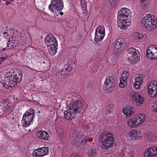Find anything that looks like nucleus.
<instances>
[{
	"label": "nucleus",
	"mask_w": 157,
	"mask_h": 157,
	"mask_svg": "<svg viewBox=\"0 0 157 157\" xmlns=\"http://www.w3.org/2000/svg\"><path fill=\"white\" fill-rule=\"evenodd\" d=\"M68 74L65 68L63 69L59 73V74L60 75L65 76L67 75Z\"/></svg>",
	"instance_id": "33"
},
{
	"label": "nucleus",
	"mask_w": 157,
	"mask_h": 157,
	"mask_svg": "<svg viewBox=\"0 0 157 157\" xmlns=\"http://www.w3.org/2000/svg\"><path fill=\"white\" fill-rule=\"evenodd\" d=\"M127 78L122 76L120 80V82L119 84V86L121 88H123L127 84L126 80Z\"/></svg>",
	"instance_id": "22"
},
{
	"label": "nucleus",
	"mask_w": 157,
	"mask_h": 157,
	"mask_svg": "<svg viewBox=\"0 0 157 157\" xmlns=\"http://www.w3.org/2000/svg\"><path fill=\"white\" fill-rule=\"evenodd\" d=\"M145 115L144 113L140 114L137 116V120H138V123L139 125L142 124L145 120Z\"/></svg>",
	"instance_id": "21"
},
{
	"label": "nucleus",
	"mask_w": 157,
	"mask_h": 157,
	"mask_svg": "<svg viewBox=\"0 0 157 157\" xmlns=\"http://www.w3.org/2000/svg\"><path fill=\"white\" fill-rule=\"evenodd\" d=\"M72 136L73 137V141L74 142L73 144H75V145H78L81 136L75 134L73 136Z\"/></svg>",
	"instance_id": "24"
},
{
	"label": "nucleus",
	"mask_w": 157,
	"mask_h": 157,
	"mask_svg": "<svg viewBox=\"0 0 157 157\" xmlns=\"http://www.w3.org/2000/svg\"><path fill=\"white\" fill-rule=\"evenodd\" d=\"M153 45H150L148 47V49L146 50V56L148 58L150 59H156L154 56V54L152 50V47H153Z\"/></svg>",
	"instance_id": "18"
},
{
	"label": "nucleus",
	"mask_w": 157,
	"mask_h": 157,
	"mask_svg": "<svg viewBox=\"0 0 157 157\" xmlns=\"http://www.w3.org/2000/svg\"><path fill=\"white\" fill-rule=\"evenodd\" d=\"M130 10L127 8H122L119 11L117 15V25L122 30H126L130 25L129 16Z\"/></svg>",
	"instance_id": "2"
},
{
	"label": "nucleus",
	"mask_w": 157,
	"mask_h": 157,
	"mask_svg": "<svg viewBox=\"0 0 157 157\" xmlns=\"http://www.w3.org/2000/svg\"><path fill=\"white\" fill-rule=\"evenodd\" d=\"M63 7V0H51L48 9L52 12H54V10L57 11H61Z\"/></svg>",
	"instance_id": "8"
},
{
	"label": "nucleus",
	"mask_w": 157,
	"mask_h": 157,
	"mask_svg": "<svg viewBox=\"0 0 157 157\" xmlns=\"http://www.w3.org/2000/svg\"><path fill=\"white\" fill-rule=\"evenodd\" d=\"M124 156V153L122 152L117 155L118 157H123Z\"/></svg>",
	"instance_id": "41"
},
{
	"label": "nucleus",
	"mask_w": 157,
	"mask_h": 157,
	"mask_svg": "<svg viewBox=\"0 0 157 157\" xmlns=\"http://www.w3.org/2000/svg\"><path fill=\"white\" fill-rule=\"evenodd\" d=\"M128 72L127 71H125L123 72L122 76L127 78V77L128 76Z\"/></svg>",
	"instance_id": "37"
},
{
	"label": "nucleus",
	"mask_w": 157,
	"mask_h": 157,
	"mask_svg": "<svg viewBox=\"0 0 157 157\" xmlns=\"http://www.w3.org/2000/svg\"><path fill=\"white\" fill-rule=\"evenodd\" d=\"M142 83L141 82H136L135 81L134 82V86L135 88L136 89H138L140 87V85Z\"/></svg>",
	"instance_id": "36"
},
{
	"label": "nucleus",
	"mask_w": 157,
	"mask_h": 157,
	"mask_svg": "<svg viewBox=\"0 0 157 157\" xmlns=\"http://www.w3.org/2000/svg\"><path fill=\"white\" fill-rule=\"evenodd\" d=\"M82 8L86 12V2L84 0H82L80 2Z\"/></svg>",
	"instance_id": "28"
},
{
	"label": "nucleus",
	"mask_w": 157,
	"mask_h": 157,
	"mask_svg": "<svg viewBox=\"0 0 157 157\" xmlns=\"http://www.w3.org/2000/svg\"><path fill=\"white\" fill-rule=\"evenodd\" d=\"M105 36L95 32L94 40L96 42H98L102 40Z\"/></svg>",
	"instance_id": "23"
},
{
	"label": "nucleus",
	"mask_w": 157,
	"mask_h": 157,
	"mask_svg": "<svg viewBox=\"0 0 157 157\" xmlns=\"http://www.w3.org/2000/svg\"><path fill=\"white\" fill-rule=\"evenodd\" d=\"M127 46L126 42L124 39H119L115 45L114 50L117 52L120 49H122Z\"/></svg>",
	"instance_id": "15"
},
{
	"label": "nucleus",
	"mask_w": 157,
	"mask_h": 157,
	"mask_svg": "<svg viewBox=\"0 0 157 157\" xmlns=\"http://www.w3.org/2000/svg\"><path fill=\"white\" fill-rule=\"evenodd\" d=\"M48 48V52L51 55H55L57 52L58 48V43L56 39H55L54 40L51 41L47 45Z\"/></svg>",
	"instance_id": "9"
},
{
	"label": "nucleus",
	"mask_w": 157,
	"mask_h": 157,
	"mask_svg": "<svg viewBox=\"0 0 157 157\" xmlns=\"http://www.w3.org/2000/svg\"><path fill=\"white\" fill-rule=\"evenodd\" d=\"M95 32L105 36V29L104 26H98L96 29Z\"/></svg>",
	"instance_id": "25"
},
{
	"label": "nucleus",
	"mask_w": 157,
	"mask_h": 157,
	"mask_svg": "<svg viewBox=\"0 0 157 157\" xmlns=\"http://www.w3.org/2000/svg\"><path fill=\"white\" fill-rule=\"evenodd\" d=\"M70 157H80L79 155L75 154L72 155Z\"/></svg>",
	"instance_id": "43"
},
{
	"label": "nucleus",
	"mask_w": 157,
	"mask_h": 157,
	"mask_svg": "<svg viewBox=\"0 0 157 157\" xmlns=\"http://www.w3.org/2000/svg\"><path fill=\"white\" fill-rule=\"evenodd\" d=\"M97 155L95 149L91 150L89 152V155L90 157H95Z\"/></svg>",
	"instance_id": "30"
},
{
	"label": "nucleus",
	"mask_w": 157,
	"mask_h": 157,
	"mask_svg": "<svg viewBox=\"0 0 157 157\" xmlns=\"http://www.w3.org/2000/svg\"><path fill=\"white\" fill-rule=\"evenodd\" d=\"M127 52L128 60L130 63L133 64L139 60L140 55L139 51L131 48H128Z\"/></svg>",
	"instance_id": "6"
},
{
	"label": "nucleus",
	"mask_w": 157,
	"mask_h": 157,
	"mask_svg": "<svg viewBox=\"0 0 157 157\" xmlns=\"http://www.w3.org/2000/svg\"><path fill=\"white\" fill-rule=\"evenodd\" d=\"M123 113L127 117H129L135 113L134 109L132 106H127L123 110Z\"/></svg>",
	"instance_id": "16"
},
{
	"label": "nucleus",
	"mask_w": 157,
	"mask_h": 157,
	"mask_svg": "<svg viewBox=\"0 0 157 157\" xmlns=\"http://www.w3.org/2000/svg\"><path fill=\"white\" fill-rule=\"evenodd\" d=\"M5 49H6V48H3L2 49V50H3V51H4Z\"/></svg>",
	"instance_id": "49"
},
{
	"label": "nucleus",
	"mask_w": 157,
	"mask_h": 157,
	"mask_svg": "<svg viewBox=\"0 0 157 157\" xmlns=\"http://www.w3.org/2000/svg\"><path fill=\"white\" fill-rule=\"evenodd\" d=\"M154 111L155 112H157V108H155Z\"/></svg>",
	"instance_id": "47"
},
{
	"label": "nucleus",
	"mask_w": 157,
	"mask_h": 157,
	"mask_svg": "<svg viewBox=\"0 0 157 157\" xmlns=\"http://www.w3.org/2000/svg\"><path fill=\"white\" fill-rule=\"evenodd\" d=\"M98 138L99 141L101 142L102 144V148L108 149L113 147L114 140L112 133L104 132L99 135Z\"/></svg>",
	"instance_id": "3"
},
{
	"label": "nucleus",
	"mask_w": 157,
	"mask_h": 157,
	"mask_svg": "<svg viewBox=\"0 0 157 157\" xmlns=\"http://www.w3.org/2000/svg\"><path fill=\"white\" fill-rule=\"evenodd\" d=\"M147 0H140V3L142 4L143 3L146 2Z\"/></svg>",
	"instance_id": "44"
},
{
	"label": "nucleus",
	"mask_w": 157,
	"mask_h": 157,
	"mask_svg": "<svg viewBox=\"0 0 157 157\" xmlns=\"http://www.w3.org/2000/svg\"><path fill=\"white\" fill-rule=\"evenodd\" d=\"M72 69V67L70 66H68L66 68V69L67 71V72L69 73V72L71 71Z\"/></svg>",
	"instance_id": "38"
},
{
	"label": "nucleus",
	"mask_w": 157,
	"mask_h": 157,
	"mask_svg": "<svg viewBox=\"0 0 157 157\" xmlns=\"http://www.w3.org/2000/svg\"><path fill=\"white\" fill-rule=\"evenodd\" d=\"M131 98L133 101L136 102V104L138 105H140L143 104L144 102L143 97L136 93H133L131 94Z\"/></svg>",
	"instance_id": "14"
},
{
	"label": "nucleus",
	"mask_w": 157,
	"mask_h": 157,
	"mask_svg": "<svg viewBox=\"0 0 157 157\" xmlns=\"http://www.w3.org/2000/svg\"><path fill=\"white\" fill-rule=\"evenodd\" d=\"M85 137V138L86 139H87V138L88 137Z\"/></svg>",
	"instance_id": "54"
},
{
	"label": "nucleus",
	"mask_w": 157,
	"mask_h": 157,
	"mask_svg": "<svg viewBox=\"0 0 157 157\" xmlns=\"http://www.w3.org/2000/svg\"><path fill=\"white\" fill-rule=\"evenodd\" d=\"M14 1V0H11L9 2H6V4L7 5L10 4L11 3V2H12Z\"/></svg>",
	"instance_id": "42"
},
{
	"label": "nucleus",
	"mask_w": 157,
	"mask_h": 157,
	"mask_svg": "<svg viewBox=\"0 0 157 157\" xmlns=\"http://www.w3.org/2000/svg\"><path fill=\"white\" fill-rule=\"evenodd\" d=\"M37 135L41 139L45 140H48L50 139L48 133L45 131H40Z\"/></svg>",
	"instance_id": "19"
},
{
	"label": "nucleus",
	"mask_w": 157,
	"mask_h": 157,
	"mask_svg": "<svg viewBox=\"0 0 157 157\" xmlns=\"http://www.w3.org/2000/svg\"><path fill=\"white\" fill-rule=\"evenodd\" d=\"M130 154L129 155H130V154H131V155H130V157H132L134 156V153H132V152H130Z\"/></svg>",
	"instance_id": "45"
},
{
	"label": "nucleus",
	"mask_w": 157,
	"mask_h": 157,
	"mask_svg": "<svg viewBox=\"0 0 157 157\" xmlns=\"http://www.w3.org/2000/svg\"><path fill=\"white\" fill-rule=\"evenodd\" d=\"M105 87L107 92H109L113 90L114 86L113 79V78L109 76L106 77V79L104 82Z\"/></svg>",
	"instance_id": "12"
},
{
	"label": "nucleus",
	"mask_w": 157,
	"mask_h": 157,
	"mask_svg": "<svg viewBox=\"0 0 157 157\" xmlns=\"http://www.w3.org/2000/svg\"><path fill=\"white\" fill-rule=\"evenodd\" d=\"M35 114V111L32 108L30 109L24 114L21 121L23 127L29 126L33 121Z\"/></svg>",
	"instance_id": "7"
},
{
	"label": "nucleus",
	"mask_w": 157,
	"mask_h": 157,
	"mask_svg": "<svg viewBox=\"0 0 157 157\" xmlns=\"http://www.w3.org/2000/svg\"><path fill=\"white\" fill-rule=\"evenodd\" d=\"M87 141V139L85 138V137L84 139H82V140L81 141V144H84L86 143Z\"/></svg>",
	"instance_id": "39"
},
{
	"label": "nucleus",
	"mask_w": 157,
	"mask_h": 157,
	"mask_svg": "<svg viewBox=\"0 0 157 157\" xmlns=\"http://www.w3.org/2000/svg\"><path fill=\"white\" fill-rule=\"evenodd\" d=\"M11 46L13 48H14V46L13 45H12V46Z\"/></svg>",
	"instance_id": "52"
},
{
	"label": "nucleus",
	"mask_w": 157,
	"mask_h": 157,
	"mask_svg": "<svg viewBox=\"0 0 157 157\" xmlns=\"http://www.w3.org/2000/svg\"><path fill=\"white\" fill-rule=\"evenodd\" d=\"M56 38L53 36L52 34L47 35L45 38L44 44L47 46L49 43L54 40Z\"/></svg>",
	"instance_id": "20"
},
{
	"label": "nucleus",
	"mask_w": 157,
	"mask_h": 157,
	"mask_svg": "<svg viewBox=\"0 0 157 157\" xmlns=\"http://www.w3.org/2000/svg\"><path fill=\"white\" fill-rule=\"evenodd\" d=\"M144 153L145 157H157V147H149L145 151Z\"/></svg>",
	"instance_id": "13"
},
{
	"label": "nucleus",
	"mask_w": 157,
	"mask_h": 157,
	"mask_svg": "<svg viewBox=\"0 0 157 157\" xmlns=\"http://www.w3.org/2000/svg\"><path fill=\"white\" fill-rule=\"evenodd\" d=\"M87 106V103H83L80 100L73 102L69 104L68 110L64 112V117L68 120H72L78 113L84 112Z\"/></svg>",
	"instance_id": "1"
},
{
	"label": "nucleus",
	"mask_w": 157,
	"mask_h": 157,
	"mask_svg": "<svg viewBox=\"0 0 157 157\" xmlns=\"http://www.w3.org/2000/svg\"><path fill=\"white\" fill-rule=\"evenodd\" d=\"M3 103L4 104L5 108L6 109H8V108H10L12 105L11 103L8 100H4L3 101Z\"/></svg>",
	"instance_id": "27"
},
{
	"label": "nucleus",
	"mask_w": 157,
	"mask_h": 157,
	"mask_svg": "<svg viewBox=\"0 0 157 157\" xmlns=\"http://www.w3.org/2000/svg\"><path fill=\"white\" fill-rule=\"evenodd\" d=\"M143 77L142 76H140V75H139V76L136 77L135 79V81L136 82H141V83L142 82V80Z\"/></svg>",
	"instance_id": "34"
},
{
	"label": "nucleus",
	"mask_w": 157,
	"mask_h": 157,
	"mask_svg": "<svg viewBox=\"0 0 157 157\" xmlns=\"http://www.w3.org/2000/svg\"><path fill=\"white\" fill-rule=\"evenodd\" d=\"M63 12H61L60 13V14L61 15H62L63 14Z\"/></svg>",
	"instance_id": "48"
},
{
	"label": "nucleus",
	"mask_w": 157,
	"mask_h": 157,
	"mask_svg": "<svg viewBox=\"0 0 157 157\" xmlns=\"http://www.w3.org/2000/svg\"><path fill=\"white\" fill-rule=\"evenodd\" d=\"M139 132L135 130V131H132L130 133V136L131 137H137L139 135H138Z\"/></svg>",
	"instance_id": "31"
},
{
	"label": "nucleus",
	"mask_w": 157,
	"mask_h": 157,
	"mask_svg": "<svg viewBox=\"0 0 157 157\" xmlns=\"http://www.w3.org/2000/svg\"><path fill=\"white\" fill-rule=\"evenodd\" d=\"M148 92L152 97L157 96V82L152 81L149 83L148 86Z\"/></svg>",
	"instance_id": "10"
},
{
	"label": "nucleus",
	"mask_w": 157,
	"mask_h": 157,
	"mask_svg": "<svg viewBox=\"0 0 157 157\" xmlns=\"http://www.w3.org/2000/svg\"><path fill=\"white\" fill-rule=\"evenodd\" d=\"M155 105L156 106V107H157V102L156 103Z\"/></svg>",
	"instance_id": "53"
},
{
	"label": "nucleus",
	"mask_w": 157,
	"mask_h": 157,
	"mask_svg": "<svg viewBox=\"0 0 157 157\" xmlns=\"http://www.w3.org/2000/svg\"><path fill=\"white\" fill-rule=\"evenodd\" d=\"M9 51V50L8 49H7L6 50V52H8Z\"/></svg>",
	"instance_id": "51"
},
{
	"label": "nucleus",
	"mask_w": 157,
	"mask_h": 157,
	"mask_svg": "<svg viewBox=\"0 0 157 157\" xmlns=\"http://www.w3.org/2000/svg\"><path fill=\"white\" fill-rule=\"evenodd\" d=\"M127 124L128 126L131 127H134L139 125L137 117H134L129 119L128 121Z\"/></svg>",
	"instance_id": "17"
},
{
	"label": "nucleus",
	"mask_w": 157,
	"mask_h": 157,
	"mask_svg": "<svg viewBox=\"0 0 157 157\" xmlns=\"http://www.w3.org/2000/svg\"><path fill=\"white\" fill-rule=\"evenodd\" d=\"M135 38L137 39L141 40L143 39V34L142 33H136L134 34Z\"/></svg>",
	"instance_id": "32"
},
{
	"label": "nucleus",
	"mask_w": 157,
	"mask_h": 157,
	"mask_svg": "<svg viewBox=\"0 0 157 157\" xmlns=\"http://www.w3.org/2000/svg\"><path fill=\"white\" fill-rule=\"evenodd\" d=\"M38 113H40V111H39V112H38Z\"/></svg>",
	"instance_id": "55"
},
{
	"label": "nucleus",
	"mask_w": 157,
	"mask_h": 157,
	"mask_svg": "<svg viewBox=\"0 0 157 157\" xmlns=\"http://www.w3.org/2000/svg\"><path fill=\"white\" fill-rule=\"evenodd\" d=\"M109 5L112 7H114L117 3V0H109Z\"/></svg>",
	"instance_id": "35"
},
{
	"label": "nucleus",
	"mask_w": 157,
	"mask_h": 157,
	"mask_svg": "<svg viewBox=\"0 0 157 157\" xmlns=\"http://www.w3.org/2000/svg\"><path fill=\"white\" fill-rule=\"evenodd\" d=\"M147 37V35L146 34L143 35V39H145Z\"/></svg>",
	"instance_id": "46"
},
{
	"label": "nucleus",
	"mask_w": 157,
	"mask_h": 157,
	"mask_svg": "<svg viewBox=\"0 0 157 157\" xmlns=\"http://www.w3.org/2000/svg\"><path fill=\"white\" fill-rule=\"evenodd\" d=\"M7 33V32H4V33H3V34H6V33Z\"/></svg>",
	"instance_id": "50"
},
{
	"label": "nucleus",
	"mask_w": 157,
	"mask_h": 157,
	"mask_svg": "<svg viewBox=\"0 0 157 157\" xmlns=\"http://www.w3.org/2000/svg\"><path fill=\"white\" fill-rule=\"evenodd\" d=\"M114 108V105L113 104H109L106 109L105 113L106 114H109L113 112Z\"/></svg>",
	"instance_id": "26"
},
{
	"label": "nucleus",
	"mask_w": 157,
	"mask_h": 157,
	"mask_svg": "<svg viewBox=\"0 0 157 157\" xmlns=\"http://www.w3.org/2000/svg\"><path fill=\"white\" fill-rule=\"evenodd\" d=\"M143 26H145L148 31H151L155 29L157 25V20L154 16L151 14L146 15L142 21Z\"/></svg>",
	"instance_id": "5"
},
{
	"label": "nucleus",
	"mask_w": 157,
	"mask_h": 157,
	"mask_svg": "<svg viewBox=\"0 0 157 157\" xmlns=\"http://www.w3.org/2000/svg\"><path fill=\"white\" fill-rule=\"evenodd\" d=\"M48 148L47 147H43L35 149L33 152V155L35 157H41L47 154Z\"/></svg>",
	"instance_id": "11"
},
{
	"label": "nucleus",
	"mask_w": 157,
	"mask_h": 157,
	"mask_svg": "<svg viewBox=\"0 0 157 157\" xmlns=\"http://www.w3.org/2000/svg\"><path fill=\"white\" fill-rule=\"evenodd\" d=\"M7 57H8V56L7 55H6V57L5 58H3V57H2L0 59V65L1 64V62H2L3 60L5 61V59H6Z\"/></svg>",
	"instance_id": "40"
},
{
	"label": "nucleus",
	"mask_w": 157,
	"mask_h": 157,
	"mask_svg": "<svg viewBox=\"0 0 157 157\" xmlns=\"http://www.w3.org/2000/svg\"><path fill=\"white\" fill-rule=\"evenodd\" d=\"M11 72L7 73L4 79V84L10 87H12L21 81L22 78V73H18L16 75L11 74Z\"/></svg>",
	"instance_id": "4"
},
{
	"label": "nucleus",
	"mask_w": 157,
	"mask_h": 157,
	"mask_svg": "<svg viewBox=\"0 0 157 157\" xmlns=\"http://www.w3.org/2000/svg\"><path fill=\"white\" fill-rule=\"evenodd\" d=\"M153 47H152V50L154 54L155 58L157 59V45H153Z\"/></svg>",
	"instance_id": "29"
}]
</instances>
